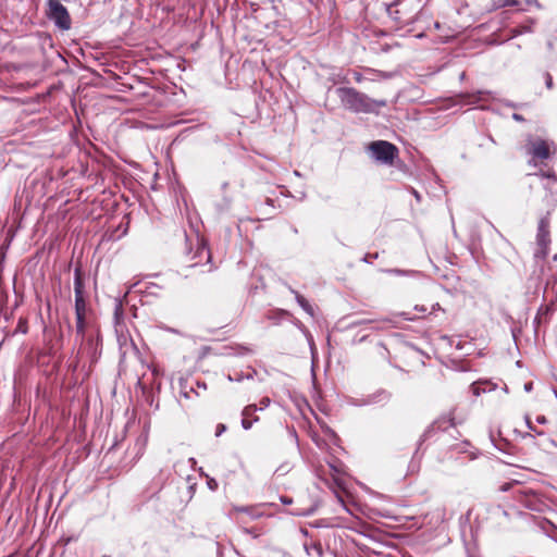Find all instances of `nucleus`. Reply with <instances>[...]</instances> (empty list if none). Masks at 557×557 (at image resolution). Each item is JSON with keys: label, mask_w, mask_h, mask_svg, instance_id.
I'll use <instances>...</instances> for the list:
<instances>
[{"label": "nucleus", "mask_w": 557, "mask_h": 557, "mask_svg": "<svg viewBox=\"0 0 557 557\" xmlns=\"http://www.w3.org/2000/svg\"><path fill=\"white\" fill-rule=\"evenodd\" d=\"M344 109L359 114H377L379 108L386 107V100H377L370 98L367 94H363L352 87H338L335 90Z\"/></svg>", "instance_id": "1"}, {"label": "nucleus", "mask_w": 557, "mask_h": 557, "mask_svg": "<svg viewBox=\"0 0 557 557\" xmlns=\"http://www.w3.org/2000/svg\"><path fill=\"white\" fill-rule=\"evenodd\" d=\"M74 292H75V296L84 295V283H83V278H82L79 269H76L75 273H74Z\"/></svg>", "instance_id": "13"}, {"label": "nucleus", "mask_w": 557, "mask_h": 557, "mask_svg": "<svg viewBox=\"0 0 557 557\" xmlns=\"http://www.w3.org/2000/svg\"><path fill=\"white\" fill-rule=\"evenodd\" d=\"M435 513L437 516L438 521H441V522L444 521V519H445V509L444 508H437L435 510Z\"/></svg>", "instance_id": "22"}, {"label": "nucleus", "mask_w": 557, "mask_h": 557, "mask_svg": "<svg viewBox=\"0 0 557 557\" xmlns=\"http://www.w3.org/2000/svg\"><path fill=\"white\" fill-rule=\"evenodd\" d=\"M352 77L357 82V83H362L363 81H367L366 77H367V74H362L360 72H352Z\"/></svg>", "instance_id": "20"}, {"label": "nucleus", "mask_w": 557, "mask_h": 557, "mask_svg": "<svg viewBox=\"0 0 557 557\" xmlns=\"http://www.w3.org/2000/svg\"><path fill=\"white\" fill-rule=\"evenodd\" d=\"M86 315L87 314L76 315V333L78 336H81L82 339L85 337V332L87 327Z\"/></svg>", "instance_id": "14"}, {"label": "nucleus", "mask_w": 557, "mask_h": 557, "mask_svg": "<svg viewBox=\"0 0 557 557\" xmlns=\"http://www.w3.org/2000/svg\"><path fill=\"white\" fill-rule=\"evenodd\" d=\"M290 293L295 295L296 301L306 311L310 317L314 315L313 307L309 304V301L300 295L297 290L289 288Z\"/></svg>", "instance_id": "10"}, {"label": "nucleus", "mask_w": 557, "mask_h": 557, "mask_svg": "<svg viewBox=\"0 0 557 557\" xmlns=\"http://www.w3.org/2000/svg\"><path fill=\"white\" fill-rule=\"evenodd\" d=\"M524 389H525L527 392H530V391L532 389V383H527V384L524 385Z\"/></svg>", "instance_id": "33"}, {"label": "nucleus", "mask_w": 557, "mask_h": 557, "mask_svg": "<svg viewBox=\"0 0 557 557\" xmlns=\"http://www.w3.org/2000/svg\"><path fill=\"white\" fill-rule=\"evenodd\" d=\"M364 73L367 74L366 79L369 82L385 81V79H389L394 76V73H392V72L374 70L371 67H366Z\"/></svg>", "instance_id": "8"}, {"label": "nucleus", "mask_w": 557, "mask_h": 557, "mask_svg": "<svg viewBox=\"0 0 557 557\" xmlns=\"http://www.w3.org/2000/svg\"><path fill=\"white\" fill-rule=\"evenodd\" d=\"M536 421H537L539 423H541V424H544V423H546V422H547V419H546L544 416H539V417L536 418Z\"/></svg>", "instance_id": "31"}, {"label": "nucleus", "mask_w": 557, "mask_h": 557, "mask_svg": "<svg viewBox=\"0 0 557 557\" xmlns=\"http://www.w3.org/2000/svg\"><path fill=\"white\" fill-rule=\"evenodd\" d=\"M482 385L488 386V391H493L496 388V385L491 384L488 381L475 382L471 384V391L474 396L481 395V393H485L487 389L485 387H481Z\"/></svg>", "instance_id": "12"}, {"label": "nucleus", "mask_w": 557, "mask_h": 557, "mask_svg": "<svg viewBox=\"0 0 557 557\" xmlns=\"http://www.w3.org/2000/svg\"><path fill=\"white\" fill-rule=\"evenodd\" d=\"M369 150L371 151L372 157L383 164H393L394 159L398 157L397 147L385 140L371 143Z\"/></svg>", "instance_id": "4"}, {"label": "nucleus", "mask_w": 557, "mask_h": 557, "mask_svg": "<svg viewBox=\"0 0 557 557\" xmlns=\"http://www.w3.org/2000/svg\"><path fill=\"white\" fill-rule=\"evenodd\" d=\"M537 249L535 256L540 258H546L548 253V246L550 244L549 237V213L541 218L537 226L536 234Z\"/></svg>", "instance_id": "5"}, {"label": "nucleus", "mask_w": 557, "mask_h": 557, "mask_svg": "<svg viewBox=\"0 0 557 557\" xmlns=\"http://www.w3.org/2000/svg\"><path fill=\"white\" fill-rule=\"evenodd\" d=\"M373 258H374V259H375V258H377V253H373V255L368 253V255H366V257L363 258V260H364L366 262H371V260H373Z\"/></svg>", "instance_id": "28"}, {"label": "nucleus", "mask_w": 557, "mask_h": 557, "mask_svg": "<svg viewBox=\"0 0 557 557\" xmlns=\"http://www.w3.org/2000/svg\"><path fill=\"white\" fill-rule=\"evenodd\" d=\"M525 2L529 5H533V7L537 8V9H542V5H541V3L537 0H525Z\"/></svg>", "instance_id": "27"}, {"label": "nucleus", "mask_w": 557, "mask_h": 557, "mask_svg": "<svg viewBox=\"0 0 557 557\" xmlns=\"http://www.w3.org/2000/svg\"><path fill=\"white\" fill-rule=\"evenodd\" d=\"M27 330H28V327H27L26 321L21 319L18 321V324H17V327H16L15 332H20V333L25 334V333H27Z\"/></svg>", "instance_id": "18"}, {"label": "nucleus", "mask_w": 557, "mask_h": 557, "mask_svg": "<svg viewBox=\"0 0 557 557\" xmlns=\"http://www.w3.org/2000/svg\"><path fill=\"white\" fill-rule=\"evenodd\" d=\"M87 314V304L83 296H75V315Z\"/></svg>", "instance_id": "16"}, {"label": "nucleus", "mask_w": 557, "mask_h": 557, "mask_svg": "<svg viewBox=\"0 0 557 557\" xmlns=\"http://www.w3.org/2000/svg\"><path fill=\"white\" fill-rule=\"evenodd\" d=\"M84 352H86L90 366L95 364L98 361V359L101 355L99 335H97L96 338L88 337L86 345L84 347Z\"/></svg>", "instance_id": "7"}, {"label": "nucleus", "mask_w": 557, "mask_h": 557, "mask_svg": "<svg viewBox=\"0 0 557 557\" xmlns=\"http://www.w3.org/2000/svg\"><path fill=\"white\" fill-rule=\"evenodd\" d=\"M310 549H312L318 555V557H322L323 556V548H322V545L320 543H313L311 545Z\"/></svg>", "instance_id": "19"}, {"label": "nucleus", "mask_w": 557, "mask_h": 557, "mask_svg": "<svg viewBox=\"0 0 557 557\" xmlns=\"http://www.w3.org/2000/svg\"><path fill=\"white\" fill-rule=\"evenodd\" d=\"M386 272L396 274V275H404V274L408 273L407 271L399 270V269H392V270H387Z\"/></svg>", "instance_id": "25"}, {"label": "nucleus", "mask_w": 557, "mask_h": 557, "mask_svg": "<svg viewBox=\"0 0 557 557\" xmlns=\"http://www.w3.org/2000/svg\"><path fill=\"white\" fill-rule=\"evenodd\" d=\"M545 84L548 89L553 88V77L549 73L545 74Z\"/></svg>", "instance_id": "23"}, {"label": "nucleus", "mask_w": 557, "mask_h": 557, "mask_svg": "<svg viewBox=\"0 0 557 557\" xmlns=\"http://www.w3.org/2000/svg\"><path fill=\"white\" fill-rule=\"evenodd\" d=\"M535 24L534 20H530L527 24L517 26L511 29L512 36H519L524 33H532L533 32V25Z\"/></svg>", "instance_id": "15"}, {"label": "nucleus", "mask_w": 557, "mask_h": 557, "mask_svg": "<svg viewBox=\"0 0 557 557\" xmlns=\"http://www.w3.org/2000/svg\"><path fill=\"white\" fill-rule=\"evenodd\" d=\"M281 499H282V502H283L284 504H290V503H292V499H290V498H287V497H282Z\"/></svg>", "instance_id": "34"}, {"label": "nucleus", "mask_w": 557, "mask_h": 557, "mask_svg": "<svg viewBox=\"0 0 557 557\" xmlns=\"http://www.w3.org/2000/svg\"><path fill=\"white\" fill-rule=\"evenodd\" d=\"M414 197L419 199V194L417 191H414Z\"/></svg>", "instance_id": "37"}, {"label": "nucleus", "mask_w": 557, "mask_h": 557, "mask_svg": "<svg viewBox=\"0 0 557 557\" xmlns=\"http://www.w3.org/2000/svg\"><path fill=\"white\" fill-rule=\"evenodd\" d=\"M455 422V409H451L448 413L441 416L436 419L430 428L424 432L423 437L429 438L437 431H447L449 428H454Z\"/></svg>", "instance_id": "6"}, {"label": "nucleus", "mask_w": 557, "mask_h": 557, "mask_svg": "<svg viewBox=\"0 0 557 557\" xmlns=\"http://www.w3.org/2000/svg\"><path fill=\"white\" fill-rule=\"evenodd\" d=\"M47 16L55 26L62 30L71 28V16L67 9L60 0H48Z\"/></svg>", "instance_id": "3"}, {"label": "nucleus", "mask_w": 557, "mask_h": 557, "mask_svg": "<svg viewBox=\"0 0 557 557\" xmlns=\"http://www.w3.org/2000/svg\"><path fill=\"white\" fill-rule=\"evenodd\" d=\"M258 410L257 405H248L243 409V420H242V426L245 430H249L252 426L253 422H257L259 420L258 417H255L252 420H250V417L253 412Z\"/></svg>", "instance_id": "9"}, {"label": "nucleus", "mask_w": 557, "mask_h": 557, "mask_svg": "<svg viewBox=\"0 0 557 557\" xmlns=\"http://www.w3.org/2000/svg\"><path fill=\"white\" fill-rule=\"evenodd\" d=\"M270 403H271V400L269 397H263L260 400V407L258 408V410H263L264 408H267L270 405Z\"/></svg>", "instance_id": "21"}, {"label": "nucleus", "mask_w": 557, "mask_h": 557, "mask_svg": "<svg viewBox=\"0 0 557 557\" xmlns=\"http://www.w3.org/2000/svg\"><path fill=\"white\" fill-rule=\"evenodd\" d=\"M525 421H527V425H528L529 430L534 431V428H533V425H532V423H531L530 419H529V418H527V419H525Z\"/></svg>", "instance_id": "32"}, {"label": "nucleus", "mask_w": 557, "mask_h": 557, "mask_svg": "<svg viewBox=\"0 0 557 557\" xmlns=\"http://www.w3.org/2000/svg\"><path fill=\"white\" fill-rule=\"evenodd\" d=\"M389 395L385 391H380L376 394H373L368 397L366 404H376L381 401H387Z\"/></svg>", "instance_id": "17"}, {"label": "nucleus", "mask_w": 557, "mask_h": 557, "mask_svg": "<svg viewBox=\"0 0 557 557\" xmlns=\"http://www.w3.org/2000/svg\"><path fill=\"white\" fill-rule=\"evenodd\" d=\"M208 485H209V487H210L211 490H214V488H216V486H218L216 482H215L213 479H211V480L208 482Z\"/></svg>", "instance_id": "30"}, {"label": "nucleus", "mask_w": 557, "mask_h": 557, "mask_svg": "<svg viewBox=\"0 0 557 557\" xmlns=\"http://www.w3.org/2000/svg\"><path fill=\"white\" fill-rule=\"evenodd\" d=\"M225 430H226V426L224 424H218L216 431H215V436H220L223 432H225Z\"/></svg>", "instance_id": "26"}, {"label": "nucleus", "mask_w": 557, "mask_h": 557, "mask_svg": "<svg viewBox=\"0 0 557 557\" xmlns=\"http://www.w3.org/2000/svg\"><path fill=\"white\" fill-rule=\"evenodd\" d=\"M524 150L525 153L530 156L528 161L529 165L539 166L556 152V146L554 141L529 136L524 145Z\"/></svg>", "instance_id": "2"}, {"label": "nucleus", "mask_w": 557, "mask_h": 557, "mask_svg": "<svg viewBox=\"0 0 557 557\" xmlns=\"http://www.w3.org/2000/svg\"><path fill=\"white\" fill-rule=\"evenodd\" d=\"M512 119L515 121H517V122H523L524 121V117L521 114H519V113H513L512 114Z\"/></svg>", "instance_id": "29"}, {"label": "nucleus", "mask_w": 557, "mask_h": 557, "mask_svg": "<svg viewBox=\"0 0 557 557\" xmlns=\"http://www.w3.org/2000/svg\"><path fill=\"white\" fill-rule=\"evenodd\" d=\"M473 97H474V99L470 101L471 103H475L480 99V97H478V96H473Z\"/></svg>", "instance_id": "35"}, {"label": "nucleus", "mask_w": 557, "mask_h": 557, "mask_svg": "<svg viewBox=\"0 0 557 557\" xmlns=\"http://www.w3.org/2000/svg\"><path fill=\"white\" fill-rule=\"evenodd\" d=\"M535 175H540L542 177H547V178H556L555 174L553 172H549V171H547V172L541 171L540 173H535Z\"/></svg>", "instance_id": "24"}, {"label": "nucleus", "mask_w": 557, "mask_h": 557, "mask_svg": "<svg viewBox=\"0 0 557 557\" xmlns=\"http://www.w3.org/2000/svg\"><path fill=\"white\" fill-rule=\"evenodd\" d=\"M233 511L247 513L252 519H258L262 512L256 506H234Z\"/></svg>", "instance_id": "11"}, {"label": "nucleus", "mask_w": 557, "mask_h": 557, "mask_svg": "<svg viewBox=\"0 0 557 557\" xmlns=\"http://www.w3.org/2000/svg\"><path fill=\"white\" fill-rule=\"evenodd\" d=\"M146 442H147V437H144V440H143V445H145V444H146Z\"/></svg>", "instance_id": "36"}]
</instances>
